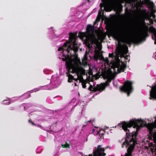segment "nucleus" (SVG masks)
Here are the masks:
<instances>
[{
  "mask_svg": "<svg viewBox=\"0 0 156 156\" xmlns=\"http://www.w3.org/2000/svg\"><path fill=\"white\" fill-rule=\"evenodd\" d=\"M69 41L64 43V45L59 48L58 51H62V56L68 58L74 57L75 58L78 57L77 53L79 46L76 42V34L72 32L69 33Z\"/></svg>",
  "mask_w": 156,
  "mask_h": 156,
  "instance_id": "obj_1",
  "label": "nucleus"
},
{
  "mask_svg": "<svg viewBox=\"0 0 156 156\" xmlns=\"http://www.w3.org/2000/svg\"><path fill=\"white\" fill-rule=\"evenodd\" d=\"M147 34V32H141L136 36L132 38L129 32L125 31L121 32H115L112 33V35L115 38L118 40H122L124 43L130 45L132 43L137 44L140 43L145 38V35Z\"/></svg>",
  "mask_w": 156,
  "mask_h": 156,
  "instance_id": "obj_2",
  "label": "nucleus"
},
{
  "mask_svg": "<svg viewBox=\"0 0 156 156\" xmlns=\"http://www.w3.org/2000/svg\"><path fill=\"white\" fill-rule=\"evenodd\" d=\"M94 27L90 24L87 26V32H79L78 36L80 39L84 41L85 43L89 49L93 48L92 44H97L98 40L94 34Z\"/></svg>",
  "mask_w": 156,
  "mask_h": 156,
  "instance_id": "obj_3",
  "label": "nucleus"
},
{
  "mask_svg": "<svg viewBox=\"0 0 156 156\" xmlns=\"http://www.w3.org/2000/svg\"><path fill=\"white\" fill-rule=\"evenodd\" d=\"M147 128L149 132L148 139L147 140L151 151L153 154H156V119L155 123H149L147 125Z\"/></svg>",
  "mask_w": 156,
  "mask_h": 156,
  "instance_id": "obj_4",
  "label": "nucleus"
},
{
  "mask_svg": "<svg viewBox=\"0 0 156 156\" xmlns=\"http://www.w3.org/2000/svg\"><path fill=\"white\" fill-rule=\"evenodd\" d=\"M133 82L127 80L124 83L123 85L120 87L121 91L126 93L127 96H130V94L133 90Z\"/></svg>",
  "mask_w": 156,
  "mask_h": 156,
  "instance_id": "obj_5",
  "label": "nucleus"
},
{
  "mask_svg": "<svg viewBox=\"0 0 156 156\" xmlns=\"http://www.w3.org/2000/svg\"><path fill=\"white\" fill-rule=\"evenodd\" d=\"M109 66L112 69L118 68V73L124 72L125 69L126 68V65L125 64H123L122 66H120L119 62L115 60L112 61L110 62Z\"/></svg>",
  "mask_w": 156,
  "mask_h": 156,
  "instance_id": "obj_6",
  "label": "nucleus"
},
{
  "mask_svg": "<svg viewBox=\"0 0 156 156\" xmlns=\"http://www.w3.org/2000/svg\"><path fill=\"white\" fill-rule=\"evenodd\" d=\"M72 73H76L77 78L75 79V81H77L78 80H79V82H80L84 80L83 79V76H82V72L81 69L78 66L77 67H74L72 69Z\"/></svg>",
  "mask_w": 156,
  "mask_h": 156,
  "instance_id": "obj_7",
  "label": "nucleus"
},
{
  "mask_svg": "<svg viewBox=\"0 0 156 156\" xmlns=\"http://www.w3.org/2000/svg\"><path fill=\"white\" fill-rule=\"evenodd\" d=\"M101 146L99 145L98 146V149H96L94 152V154H89L88 156L85 155L84 156H104L106 154L104 153L105 149L101 147Z\"/></svg>",
  "mask_w": 156,
  "mask_h": 156,
  "instance_id": "obj_8",
  "label": "nucleus"
},
{
  "mask_svg": "<svg viewBox=\"0 0 156 156\" xmlns=\"http://www.w3.org/2000/svg\"><path fill=\"white\" fill-rule=\"evenodd\" d=\"M104 78L105 79H107V80L105 83H102L100 84L103 90H104L107 86H109V83L111 82L112 80L111 77L107 76H104Z\"/></svg>",
  "mask_w": 156,
  "mask_h": 156,
  "instance_id": "obj_9",
  "label": "nucleus"
},
{
  "mask_svg": "<svg viewBox=\"0 0 156 156\" xmlns=\"http://www.w3.org/2000/svg\"><path fill=\"white\" fill-rule=\"evenodd\" d=\"M150 99H154L156 100V84L151 87L150 91Z\"/></svg>",
  "mask_w": 156,
  "mask_h": 156,
  "instance_id": "obj_10",
  "label": "nucleus"
},
{
  "mask_svg": "<svg viewBox=\"0 0 156 156\" xmlns=\"http://www.w3.org/2000/svg\"><path fill=\"white\" fill-rule=\"evenodd\" d=\"M66 68L67 69L68 71L66 72V74L67 76H68V75L70 74L69 73H72V69L74 67H77V66L73 65L70 62H66Z\"/></svg>",
  "mask_w": 156,
  "mask_h": 156,
  "instance_id": "obj_11",
  "label": "nucleus"
},
{
  "mask_svg": "<svg viewBox=\"0 0 156 156\" xmlns=\"http://www.w3.org/2000/svg\"><path fill=\"white\" fill-rule=\"evenodd\" d=\"M89 90L91 91L94 92H96L97 91H99L102 92L103 90L101 87V85L97 84L96 87H93L91 85H90L89 88Z\"/></svg>",
  "mask_w": 156,
  "mask_h": 156,
  "instance_id": "obj_12",
  "label": "nucleus"
},
{
  "mask_svg": "<svg viewBox=\"0 0 156 156\" xmlns=\"http://www.w3.org/2000/svg\"><path fill=\"white\" fill-rule=\"evenodd\" d=\"M115 51L116 52L117 55L119 54L121 52H122L124 54H126L128 52V48L127 47H126L122 51L120 48H117L115 50Z\"/></svg>",
  "mask_w": 156,
  "mask_h": 156,
  "instance_id": "obj_13",
  "label": "nucleus"
},
{
  "mask_svg": "<svg viewBox=\"0 0 156 156\" xmlns=\"http://www.w3.org/2000/svg\"><path fill=\"white\" fill-rule=\"evenodd\" d=\"M102 131L103 132V133H101V131H100L98 132V134L97 135V136H98V138L99 139H101V140L102 139H103L104 138V132L103 131Z\"/></svg>",
  "mask_w": 156,
  "mask_h": 156,
  "instance_id": "obj_14",
  "label": "nucleus"
},
{
  "mask_svg": "<svg viewBox=\"0 0 156 156\" xmlns=\"http://www.w3.org/2000/svg\"><path fill=\"white\" fill-rule=\"evenodd\" d=\"M94 57V59L96 60H98L100 58L99 52L96 50H95V51Z\"/></svg>",
  "mask_w": 156,
  "mask_h": 156,
  "instance_id": "obj_15",
  "label": "nucleus"
},
{
  "mask_svg": "<svg viewBox=\"0 0 156 156\" xmlns=\"http://www.w3.org/2000/svg\"><path fill=\"white\" fill-rule=\"evenodd\" d=\"M68 77V81L69 83H71L72 81L73 80H75V79L74 78L73 76L71 74H69Z\"/></svg>",
  "mask_w": 156,
  "mask_h": 156,
  "instance_id": "obj_16",
  "label": "nucleus"
},
{
  "mask_svg": "<svg viewBox=\"0 0 156 156\" xmlns=\"http://www.w3.org/2000/svg\"><path fill=\"white\" fill-rule=\"evenodd\" d=\"M80 83H82L83 88H85L86 87V84L87 83V81L85 80H83Z\"/></svg>",
  "mask_w": 156,
  "mask_h": 156,
  "instance_id": "obj_17",
  "label": "nucleus"
},
{
  "mask_svg": "<svg viewBox=\"0 0 156 156\" xmlns=\"http://www.w3.org/2000/svg\"><path fill=\"white\" fill-rule=\"evenodd\" d=\"M62 148H69V145L68 144L66 143L65 144H62Z\"/></svg>",
  "mask_w": 156,
  "mask_h": 156,
  "instance_id": "obj_18",
  "label": "nucleus"
},
{
  "mask_svg": "<svg viewBox=\"0 0 156 156\" xmlns=\"http://www.w3.org/2000/svg\"><path fill=\"white\" fill-rule=\"evenodd\" d=\"M109 57H111L112 58H113L115 57V55H114L113 53H109Z\"/></svg>",
  "mask_w": 156,
  "mask_h": 156,
  "instance_id": "obj_19",
  "label": "nucleus"
},
{
  "mask_svg": "<svg viewBox=\"0 0 156 156\" xmlns=\"http://www.w3.org/2000/svg\"><path fill=\"white\" fill-rule=\"evenodd\" d=\"M69 58H68L67 56H66V57H65V58H62V59L63 61H66V62H69L68 61H67L66 60L69 59Z\"/></svg>",
  "mask_w": 156,
  "mask_h": 156,
  "instance_id": "obj_20",
  "label": "nucleus"
},
{
  "mask_svg": "<svg viewBox=\"0 0 156 156\" xmlns=\"http://www.w3.org/2000/svg\"><path fill=\"white\" fill-rule=\"evenodd\" d=\"M138 25L140 27H141L143 25V23L140 21H139L138 23Z\"/></svg>",
  "mask_w": 156,
  "mask_h": 156,
  "instance_id": "obj_21",
  "label": "nucleus"
},
{
  "mask_svg": "<svg viewBox=\"0 0 156 156\" xmlns=\"http://www.w3.org/2000/svg\"><path fill=\"white\" fill-rule=\"evenodd\" d=\"M106 5V3H104L103 4H100V7H101V10H102V7H105Z\"/></svg>",
  "mask_w": 156,
  "mask_h": 156,
  "instance_id": "obj_22",
  "label": "nucleus"
},
{
  "mask_svg": "<svg viewBox=\"0 0 156 156\" xmlns=\"http://www.w3.org/2000/svg\"><path fill=\"white\" fill-rule=\"evenodd\" d=\"M28 122L30 123H31L32 124V125H35V126H36V124H34L33 122L31 119H29L28 120Z\"/></svg>",
  "mask_w": 156,
  "mask_h": 156,
  "instance_id": "obj_23",
  "label": "nucleus"
},
{
  "mask_svg": "<svg viewBox=\"0 0 156 156\" xmlns=\"http://www.w3.org/2000/svg\"><path fill=\"white\" fill-rule=\"evenodd\" d=\"M150 23L151 24H153V20L152 19H150Z\"/></svg>",
  "mask_w": 156,
  "mask_h": 156,
  "instance_id": "obj_24",
  "label": "nucleus"
},
{
  "mask_svg": "<svg viewBox=\"0 0 156 156\" xmlns=\"http://www.w3.org/2000/svg\"><path fill=\"white\" fill-rule=\"evenodd\" d=\"M105 61L108 63L109 62V61L108 58H106L105 60Z\"/></svg>",
  "mask_w": 156,
  "mask_h": 156,
  "instance_id": "obj_25",
  "label": "nucleus"
},
{
  "mask_svg": "<svg viewBox=\"0 0 156 156\" xmlns=\"http://www.w3.org/2000/svg\"><path fill=\"white\" fill-rule=\"evenodd\" d=\"M154 36L155 37L154 44H156V32L154 34Z\"/></svg>",
  "mask_w": 156,
  "mask_h": 156,
  "instance_id": "obj_26",
  "label": "nucleus"
},
{
  "mask_svg": "<svg viewBox=\"0 0 156 156\" xmlns=\"http://www.w3.org/2000/svg\"><path fill=\"white\" fill-rule=\"evenodd\" d=\"M39 90L38 89H35L34 90H32V91H34V92H36L38 91Z\"/></svg>",
  "mask_w": 156,
  "mask_h": 156,
  "instance_id": "obj_27",
  "label": "nucleus"
},
{
  "mask_svg": "<svg viewBox=\"0 0 156 156\" xmlns=\"http://www.w3.org/2000/svg\"><path fill=\"white\" fill-rule=\"evenodd\" d=\"M98 15H99V16H101V12H100V11H99V12H98Z\"/></svg>",
  "mask_w": 156,
  "mask_h": 156,
  "instance_id": "obj_28",
  "label": "nucleus"
},
{
  "mask_svg": "<svg viewBox=\"0 0 156 156\" xmlns=\"http://www.w3.org/2000/svg\"><path fill=\"white\" fill-rule=\"evenodd\" d=\"M154 57L155 59H156V51L154 55Z\"/></svg>",
  "mask_w": 156,
  "mask_h": 156,
  "instance_id": "obj_29",
  "label": "nucleus"
},
{
  "mask_svg": "<svg viewBox=\"0 0 156 156\" xmlns=\"http://www.w3.org/2000/svg\"><path fill=\"white\" fill-rule=\"evenodd\" d=\"M143 23H144V25L145 26H146L145 23L144 21V22H143Z\"/></svg>",
  "mask_w": 156,
  "mask_h": 156,
  "instance_id": "obj_30",
  "label": "nucleus"
},
{
  "mask_svg": "<svg viewBox=\"0 0 156 156\" xmlns=\"http://www.w3.org/2000/svg\"><path fill=\"white\" fill-rule=\"evenodd\" d=\"M129 57V55H127L126 57V58L127 59H128V58H127V57Z\"/></svg>",
  "mask_w": 156,
  "mask_h": 156,
  "instance_id": "obj_31",
  "label": "nucleus"
},
{
  "mask_svg": "<svg viewBox=\"0 0 156 156\" xmlns=\"http://www.w3.org/2000/svg\"><path fill=\"white\" fill-rule=\"evenodd\" d=\"M37 126H38V127H41V126H40V125H37Z\"/></svg>",
  "mask_w": 156,
  "mask_h": 156,
  "instance_id": "obj_32",
  "label": "nucleus"
},
{
  "mask_svg": "<svg viewBox=\"0 0 156 156\" xmlns=\"http://www.w3.org/2000/svg\"><path fill=\"white\" fill-rule=\"evenodd\" d=\"M75 86H77L76 83H75Z\"/></svg>",
  "mask_w": 156,
  "mask_h": 156,
  "instance_id": "obj_33",
  "label": "nucleus"
},
{
  "mask_svg": "<svg viewBox=\"0 0 156 156\" xmlns=\"http://www.w3.org/2000/svg\"><path fill=\"white\" fill-rule=\"evenodd\" d=\"M88 122H91V120L89 121H88Z\"/></svg>",
  "mask_w": 156,
  "mask_h": 156,
  "instance_id": "obj_34",
  "label": "nucleus"
},
{
  "mask_svg": "<svg viewBox=\"0 0 156 156\" xmlns=\"http://www.w3.org/2000/svg\"><path fill=\"white\" fill-rule=\"evenodd\" d=\"M8 103H9L8 105H9V104H10V102H9Z\"/></svg>",
  "mask_w": 156,
  "mask_h": 156,
  "instance_id": "obj_35",
  "label": "nucleus"
},
{
  "mask_svg": "<svg viewBox=\"0 0 156 156\" xmlns=\"http://www.w3.org/2000/svg\"><path fill=\"white\" fill-rule=\"evenodd\" d=\"M83 127H84V126H85L83 125Z\"/></svg>",
  "mask_w": 156,
  "mask_h": 156,
  "instance_id": "obj_36",
  "label": "nucleus"
}]
</instances>
